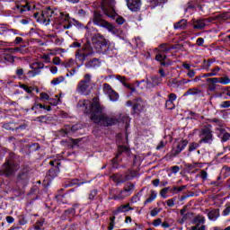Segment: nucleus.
<instances>
[{
  "instance_id": "1",
  "label": "nucleus",
  "mask_w": 230,
  "mask_h": 230,
  "mask_svg": "<svg viewBox=\"0 0 230 230\" xmlns=\"http://www.w3.org/2000/svg\"><path fill=\"white\" fill-rule=\"evenodd\" d=\"M78 106L84 108L85 114H92L91 119L96 125L112 127V125L119 123V119L103 114V107L100 104L98 98H93V102L89 100L82 101L78 103Z\"/></svg>"
},
{
  "instance_id": "2",
  "label": "nucleus",
  "mask_w": 230,
  "mask_h": 230,
  "mask_svg": "<svg viewBox=\"0 0 230 230\" xmlns=\"http://www.w3.org/2000/svg\"><path fill=\"white\" fill-rule=\"evenodd\" d=\"M34 19L40 24L48 26L50 21L54 20L56 26H59L61 30H69L73 24L69 20V13H65L58 9H52L51 7L45 8L41 13H35L33 14Z\"/></svg>"
},
{
  "instance_id": "3",
  "label": "nucleus",
  "mask_w": 230,
  "mask_h": 230,
  "mask_svg": "<svg viewBox=\"0 0 230 230\" xmlns=\"http://www.w3.org/2000/svg\"><path fill=\"white\" fill-rule=\"evenodd\" d=\"M92 44L97 51H102V48L109 46V40L105 39L104 35L96 33L92 37Z\"/></svg>"
},
{
  "instance_id": "4",
  "label": "nucleus",
  "mask_w": 230,
  "mask_h": 230,
  "mask_svg": "<svg viewBox=\"0 0 230 230\" xmlns=\"http://www.w3.org/2000/svg\"><path fill=\"white\" fill-rule=\"evenodd\" d=\"M116 4V0H104L102 4V12L110 17L111 19H114L117 17L118 13L114 10V6Z\"/></svg>"
},
{
  "instance_id": "5",
  "label": "nucleus",
  "mask_w": 230,
  "mask_h": 230,
  "mask_svg": "<svg viewBox=\"0 0 230 230\" xmlns=\"http://www.w3.org/2000/svg\"><path fill=\"white\" fill-rule=\"evenodd\" d=\"M93 23L96 24V26H101L102 28H105L106 30H108V31H114V25L103 20V17L98 12L93 13Z\"/></svg>"
},
{
  "instance_id": "6",
  "label": "nucleus",
  "mask_w": 230,
  "mask_h": 230,
  "mask_svg": "<svg viewBox=\"0 0 230 230\" xmlns=\"http://www.w3.org/2000/svg\"><path fill=\"white\" fill-rule=\"evenodd\" d=\"M200 140L199 143H207L211 145L213 143V133L209 127H206L201 130L199 135Z\"/></svg>"
},
{
  "instance_id": "7",
  "label": "nucleus",
  "mask_w": 230,
  "mask_h": 230,
  "mask_svg": "<svg viewBox=\"0 0 230 230\" xmlns=\"http://www.w3.org/2000/svg\"><path fill=\"white\" fill-rule=\"evenodd\" d=\"M134 190V183H127L124 190L120 191L119 195L113 196L114 200H123L126 197H128Z\"/></svg>"
},
{
  "instance_id": "8",
  "label": "nucleus",
  "mask_w": 230,
  "mask_h": 230,
  "mask_svg": "<svg viewBox=\"0 0 230 230\" xmlns=\"http://www.w3.org/2000/svg\"><path fill=\"white\" fill-rule=\"evenodd\" d=\"M126 3L131 12H139L141 10V0H126Z\"/></svg>"
},
{
  "instance_id": "9",
  "label": "nucleus",
  "mask_w": 230,
  "mask_h": 230,
  "mask_svg": "<svg viewBox=\"0 0 230 230\" xmlns=\"http://www.w3.org/2000/svg\"><path fill=\"white\" fill-rule=\"evenodd\" d=\"M134 176L132 175H128V174H126V175H121V174H113L111 176V181H113L114 182H116V184H121L123 182H126V181H131V179L133 178Z\"/></svg>"
},
{
  "instance_id": "10",
  "label": "nucleus",
  "mask_w": 230,
  "mask_h": 230,
  "mask_svg": "<svg viewBox=\"0 0 230 230\" xmlns=\"http://www.w3.org/2000/svg\"><path fill=\"white\" fill-rule=\"evenodd\" d=\"M30 181V176L28 175V171H21L17 175V183L22 184V186H26Z\"/></svg>"
},
{
  "instance_id": "11",
  "label": "nucleus",
  "mask_w": 230,
  "mask_h": 230,
  "mask_svg": "<svg viewBox=\"0 0 230 230\" xmlns=\"http://www.w3.org/2000/svg\"><path fill=\"white\" fill-rule=\"evenodd\" d=\"M188 146V140H181L177 144V146L172 149V155H179L184 148Z\"/></svg>"
},
{
  "instance_id": "12",
  "label": "nucleus",
  "mask_w": 230,
  "mask_h": 230,
  "mask_svg": "<svg viewBox=\"0 0 230 230\" xmlns=\"http://www.w3.org/2000/svg\"><path fill=\"white\" fill-rule=\"evenodd\" d=\"M103 91H104V93H106V94H108V96L111 102H118V99L119 98V94H118V93H116L114 90H112V88L104 87Z\"/></svg>"
},
{
  "instance_id": "13",
  "label": "nucleus",
  "mask_w": 230,
  "mask_h": 230,
  "mask_svg": "<svg viewBox=\"0 0 230 230\" xmlns=\"http://www.w3.org/2000/svg\"><path fill=\"white\" fill-rule=\"evenodd\" d=\"M116 78L119 80V82H120V84H122L124 87H139V82H137L135 83V84H132L128 83V79H127V77L119 75H116Z\"/></svg>"
},
{
  "instance_id": "14",
  "label": "nucleus",
  "mask_w": 230,
  "mask_h": 230,
  "mask_svg": "<svg viewBox=\"0 0 230 230\" xmlns=\"http://www.w3.org/2000/svg\"><path fill=\"white\" fill-rule=\"evenodd\" d=\"M84 66L87 69H96V67H100V66H102V62L100 61V59L93 58L86 62Z\"/></svg>"
},
{
  "instance_id": "15",
  "label": "nucleus",
  "mask_w": 230,
  "mask_h": 230,
  "mask_svg": "<svg viewBox=\"0 0 230 230\" xmlns=\"http://www.w3.org/2000/svg\"><path fill=\"white\" fill-rule=\"evenodd\" d=\"M81 51L85 55V57H93L94 55V49L91 46V42L87 41L84 47L82 48Z\"/></svg>"
},
{
  "instance_id": "16",
  "label": "nucleus",
  "mask_w": 230,
  "mask_h": 230,
  "mask_svg": "<svg viewBox=\"0 0 230 230\" xmlns=\"http://www.w3.org/2000/svg\"><path fill=\"white\" fill-rule=\"evenodd\" d=\"M91 74L84 75V79L79 83V87H89L93 85V80L91 79Z\"/></svg>"
},
{
  "instance_id": "17",
  "label": "nucleus",
  "mask_w": 230,
  "mask_h": 230,
  "mask_svg": "<svg viewBox=\"0 0 230 230\" xmlns=\"http://www.w3.org/2000/svg\"><path fill=\"white\" fill-rule=\"evenodd\" d=\"M206 22H208L206 19L196 20L192 23V28H194V30H204V28H206Z\"/></svg>"
},
{
  "instance_id": "18",
  "label": "nucleus",
  "mask_w": 230,
  "mask_h": 230,
  "mask_svg": "<svg viewBox=\"0 0 230 230\" xmlns=\"http://www.w3.org/2000/svg\"><path fill=\"white\" fill-rule=\"evenodd\" d=\"M16 8L20 13H23V12H30V10H31V5L30 3L25 2L24 4H18Z\"/></svg>"
},
{
  "instance_id": "19",
  "label": "nucleus",
  "mask_w": 230,
  "mask_h": 230,
  "mask_svg": "<svg viewBox=\"0 0 230 230\" xmlns=\"http://www.w3.org/2000/svg\"><path fill=\"white\" fill-rule=\"evenodd\" d=\"M218 217H220V209L218 208L213 209L208 213V217L213 222H215Z\"/></svg>"
},
{
  "instance_id": "20",
  "label": "nucleus",
  "mask_w": 230,
  "mask_h": 230,
  "mask_svg": "<svg viewBox=\"0 0 230 230\" xmlns=\"http://www.w3.org/2000/svg\"><path fill=\"white\" fill-rule=\"evenodd\" d=\"M128 211H132V208H130V204L128 203L119 207L115 211V215H118V213H127Z\"/></svg>"
},
{
  "instance_id": "21",
  "label": "nucleus",
  "mask_w": 230,
  "mask_h": 230,
  "mask_svg": "<svg viewBox=\"0 0 230 230\" xmlns=\"http://www.w3.org/2000/svg\"><path fill=\"white\" fill-rule=\"evenodd\" d=\"M85 58L86 56L85 54L81 50V49H78L76 52H75V59L80 62V64H84V62H85Z\"/></svg>"
},
{
  "instance_id": "22",
  "label": "nucleus",
  "mask_w": 230,
  "mask_h": 230,
  "mask_svg": "<svg viewBox=\"0 0 230 230\" xmlns=\"http://www.w3.org/2000/svg\"><path fill=\"white\" fill-rule=\"evenodd\" d=\"M186 26H188V22L185 19H182L174 24V29L175 30H186Z\"/></svg>"
},
{
  "instance_id": "23",
  "label": "nucleus",
  "mask_w": 230,
  "mask_h": 230,
  "mask_svg": "<svg viewBox=\"0 0 230 230\" xmlns=\"http://www.w3.org/2000/svg\"><path fill=\"white\" fill-rule=\"evenodd\" d=\"M155 199H157L156 191L155 190H151V193L149 194V197L146 199L144 204L145 205L150 204V203L154 202V200H155Z\"/></svg>"
},
{
  "instance_id": "24",
  "label": "nucleus",
  "mask_w": 230,
  "mask_h": 230,
  "mask_svg": "<svg viewBox=\"0 0 230 230\" xmlns=\"http://www.w3.org/2000/svg\"><path fill=\"white\" fill-rule=\"evenodd\" d=\"M220 66H216L215 68H212L211 69V72L210 73H207V74H204V77L205 78H208L209 76H217L218 75V72L220 71Z\"/></svg>"
},
{
  "instance_id": "25",
  "label": "nucleus",
  "mask_w": 230,
  "mask_h": 230,
  "mask_svg": "<svg viewBox=\"0 0 230 230\" xmlns=\"http://www.w3.org/2000/svg\"><path fill=\"white\" fill-rule=\"evenodd\" d=\"M62 96V94L59 95H56L55 98H51L49 97V105H58V103H60V97Z\"/></svg>"
},
{
  "instance_id": "26",
  "label": "nucleus",
  "mask_w": 230,
  "mask_h": 230,
  "mask_svg": "<svg viewBox=\"0 0 230 230\" xmlns=\"http://www.w3.org/2000/svg\"><path fill=\"white\" fill-rule=\"evenodd\" d=\"M149 3L153 6V8H155V6H161V4L168 3V0H149Z\"/></svg>"
},
{
  "instance_id": "27",
  "label": "nucleus",
  "mask_w": 230,
  "mask_h": 230,
  "mask_svg": "<svg viewBox=\"0 0 230 230\" xmlns=\"http://www.w3.org/2000/svg\"><path fill=\"white\" fill-rule=\"evenodd\" d=\"M190 94H202V92L197 88H190L184 93V96H190Z\"/></svg>"
},
{
  "instance_id": "28",
  "label": "nucleus",
  "mask_w": 230,
  "mask_h": 230,
  "mask_svg": "<svg viewBox=\"0 0 230 230\" xmlns=\"http://www.w3.org/2000/svg\"><path fill=\"white\" fill-rule=\"evenodd\" d=\"M177 100V95L175 93L169 94V100L165 102V107H168V105H172V102Z\"/></svg>"
},
{
  "instance_id": "29",
  "label": "nucleus",
  "mask_w": 230,
  "mask_h": 230,
  "mask_svg": "<svg viewBox=\"0 0 230 230\" xmlns=\"http://www.w3.org/2000/svg\"><path fill=\"white\" fill-rule=\"evenodd\" d=\"M31 69H37L40 71V69H44V63L42 62H35L31 66Z\"/></svg>"
},
{
  "instance_id": "30",
  "label": "nucleus",
  "mask_w": 230,
  "mask_h": 230,
  "mask_svg": "<svg viewBox=\"0 0 230 230\" xmlns=\"http://www.w3.org/2000/svg\"><path fill=\"white\" fill-rule=\"evenodd\" d=\"M168 191H170V187H165L160 190V197L162 199H168Z\"/></svg>"
},
{
  "instance_id": "31",
  "label": "nucleus",
  "mask_w": 230,
  "mask_h": 230,
  "mask_svg": "<svg viewBox=\"0 0 230 230\" xmlns=\"http://www.w3.org/2000/svg\"><path fill=\"white\" fill-rule=\"evenodd\" d=\"M64 80H66V78L64 76H59V77L53 79L51 81V84H52V85H60V84H62V82H64Z\"/></svg>"
},
{
  "instance_id": "32",
  "label": "nucleus",
  "mask_w": 230,
  "mask_h": 230,
  "mask_svg": "<svg viewBox=\"0 0 230 230\" xmlns=\"http://www.w3.org/2000/svg\"><path fill=\"white\" fill-rule=\"evenodd\" d=\"M215 59L211 58L208 60H204L203 61V68L204 69H209V67H211V65L214 64Z\"/></svg>"
},
{
  "instance_id": "33",
  "label": "nucleus",
  "mask_w": 230,
  "mask_h": 230,
  "mask_svg": "<svg viewBox=\"0 0 230 230\" xmlns=\"http://www.w3.org/2000/svg\"><path fill=\"white\" fill-rule=\"evenodd\" d=\"M40 73V70L32 68V70H29L27 72V75L30 78H33L34 76H37V75H39Z\"/></svg>"
},
{
  "instance_id": "34",
  "label": "nucleus",
  "mask_w": 230,
  "mask_h": 230,
  "mask_svg": "<svg viewBox=\"0 0 230 230\" xmlns=\"http://www.w3.org/2000/svg\"><path fill=\"white\" fill-rule=\"evenodd\" d=\"M151 80H152L153 87H155V86L159 85V84H161V82H162L161 77H157V76H153L151 78Z\"/></svg>"
},
{
  "instance_id": "35",
  "label": "nucleus",
  "mask_w": 230,
  "mask_h": 230,
  "mask_svg": "<svg viewBox=\"0 0 230 230\" xmlns=\"http://www.w3.org/2000/svg\"><path fill=\"white\" fill-rule=\"evenodd\" d=\"M155 60H157L158 62H163V60H166V54H164L163 52H159L155 56Z\"/></svg>"
},
{
  "instance_id": "36",
  "label": "nucleus",
  "mask_w": 230,
  "mask_h": 230,
  "mask_svg": "<svg viewBox=\"0 0 230 230\" xmlns=\"http://www.w3.org/2000/svg\"><path fill=\"white\" fill-rule=\"evenodd\" d=\"M77 206H78V204H75L74 208L66 210L65 214L66 215H72V217L75 216V213H76V210L75 209V208H77Z\"/></svg>"
},
{
  "instance_id": "37",
  "label": "nucleus",
  "mask_w": 230,
  "mask_h": 230,
  "mask_svg": "<svg viewBox=\"0 0 230 230\" xmlns=\"http://www.w3.org/2000/svg\"><path fill=\"white\" fill-rule=\"evenodd\" d=\"M170 48L164 44H162L160 46V53H164V55H166V53H169Z\"/></svg>"
},
{
  "instance_id": "38",
  "label": "nucleus",
  "mask_w": 230,
  "mask_h": 230,
  "mask_svg": "<svg viewBox=\"0 0 230 230\" xmlns=\"http://www.w3.org/2000/svg\"><path fill=\"white\" fill-rule=\"evenodd\" d=\"M98 195V190H93L89 193L88 199L89 200H94L96 199V196Z\"/></svg>"
},
{
  "instance_id": "39",
  "label": "nucleus",
  "mask_w": 230,
  "mask_h": 230,
  "mask_svg": "<svg viewBox=\"0 0 230 230\" xmlns=\"http://www.w3.org/2000/svg\"><path fill=\"white\" fill-rule=\"evenodd\" d=\"M5 53H18L19 51H21V49L20 48H9V49H4Z\"/></svg>"
},
{
  "instance_id": "40",
  "label": "nucleus",
  "mask_w": 230,
  "mask_h": 230,
  "mask_svg": "<svg viewBox=\"0 0 230 230\" xmlns=\"http://www.w3.org/2000/svg\"><path fill=\"white\" fill-rule=\"evenodd\" d=\"M219 84H223V85H227V84H230V79L227 76L219 77Z\"/></svg>"
},
{
  "instance_id": "41",
  "label": "nucleus",
  "mask_w": 230,
  "mask_h": 230,
  "mask_svg": "<svg viewBox=\"0 0 230 230\" xmlns=\"http://www.w3.org/2000/svg\"><path fill=\"white\" fill-rule=\"evenodd\" d=\"M41 60H44L47 64H51V57L49 54H43L41 56Z\"/></svg>"
},
{
  "instance_id": "42",
  "label": "nucleus",
  "mask_w": 230,
  "mask_h": 230,
  "mask_svg": "<svg viewBox=\"0 0 230 230\" xmlns=\"http://www.w3.org/2000/svg\"><path fill=\"white\" fill-rule=\"evenodd\" d=\"M4 58V60H6L7 62H11V64L13 63V62H15V58H13V56H12V55H10V54H5Z\"/></svg>"
},
{
  "instance_id": "43",
  "label": "nucleus",
  "mask_w": 230,
  "mask_h": 230,
  "mask_svg": "<svg viewBox=\"0 0 230 230\" xmlns=\"http://www.w3.org/2000/svg\"><path fill=\"white\" fill-rule=\"evenodd\" d=\"M40 98L41 99V100H43V102H49V95L48 94V93H41L40 94Z\"/></svg>"
},
{
  "instance_id": "44",
  "label": "nucleus",
  "mask_w": 230,
  "mask_h": 230,
  "mask_svg": "<svg viewBox=\"0 0 230 230\" xmlns=\"http://www.w3.org/2000/svg\"><path fill=\"white\" fill-rule=\"evenodd\" d=\"M207 82L208 84H220V78H217V77L208 78Z\"/></svg>"
},
{
  "instance_id": "45",
  "label": "nucleus",
  "mask_w": 230,
  "mask_h": 230,
  "mask_svg": "<svg viewBox=\"0 0 230 230\" xmlns=\"http://www.w3.org/2000/svg\"><path fill=\"white\" fill-rule=\"evenodd\" d=\"M52 64H54V66H60V64H62V59H60L59 57H55L52 59Z\"/></svg>"
},
{
  "instance_id": "46",
  "label": "nucleus",
  "mask_w": 230,
  "mask_h": 230,
  "mask_svg": "<svg viewBox=\"0 0 230 230\" xmlns=\"http://www.w3.org/2000/svg\"><path fill=\"white\" fill-rule=\"evenodd\" d=\"M166 204H167L168 208H173V206H175V198L167 199Z\"/></svg>"
},
{
  "instance_id": "47",
  "label": "nucleus",
  "mask_w": 230,
  "mask_h": 230,
  "mask_svg": "<svg viewBox=\"0 0 230 230\" xmlns=\"http://www.w3.org/2000/svg\"><path fill=\"white\" fill-rule=\"evenodd\" d=\"M199 177H200L203 181H207V180H208V172H206L205 170L200 171V172H199Z\"/></svg>"
},
{
  "instance_id": "48",
  "label": "nucleus",
  "mask_w": 230,
  "mask_h": 230,
  "mask_svg": "<svg viewBox=\"0 0 230 230\" xmlns=\"http://www.w3.org/2000/svg\"><path fill=\"white\" fill-rule=\"evenodd\" d=\"M230 107V101L222 102L220 104V109H227Z\"/></svg>"
},
{
  "instance_id": "49",
  "label": "nucleus",
  "mask_w": 230,
  "mask_h": 230,
  "mask_svg": "<svg viewBox=\"0 0 230 230\" xmlns=\"http://www.w3.org/2000/svg\"><path fill=\"white\" fill-rule=\"evenodd\" d=\"M87 87H79L77 89L78 93H80L81 94H84V96H87V94H89V93H85V91H87Z\"/></svg>"
},
{
  "instance_id": "50",
  "label": "nucleus",
  "mask_w": 230,
  "mask_h": 230,
  "mask_svg": "<svg viewBox=\"0 0 230 230\" xmlns=\"http://www.w3.org/2000/svg\"><path fill=\"white\" fill-rule=\"evenodd\" d=\"M19 224H20V226H26V224H28V220H26V217L22 216L19 218Z\"/></svg>"
},
{
  "instance_id": "51",
  "label": "nucleus",
  "mask_w": 230,
  "mask_h": 230,
  "mask_svg": "<svg viewBox=\"0 0 230 230\" xmlns=\"http://www.w3.org/2000/svg\"><path fill=\"white\" fill-rule=\"evenodd\" d=\"M199 146V144L197 143H191L189 146V152H193V150H197V147Z\"/></svg>"
},
{
  "instance_id": "52",
  "label": "nucleus",
  "mask_w": 230,
  "mask_h": 230,
  "mask_svg": "<svg viewBox=\"0 0 230 230\" xmlns=\"http://www.w3.org/2000/svg\"><path fill=\"white\" fill-rule=\"evenodd\" d=\"M44 226V221H38L34 226L35 230H40V228Z\"/></svg>"
},
{
  "instance_id": "53",
  "label": "nucleus",
  "mask_w": 230,
  "mask_h": 230,
  "mask_svg": "<svg viewBox=\"0 0 230 230\" xmlns=\"http://www.w3.org/2000/svg\"><path fill=\"white\" fill-rule=\"evenodd\" d=\"M229 140H230V134L227 132L224 133L222 137V141L226 143V141H229Z\"/></svg>"
},
{
  "instance_id": "54",
  "label": "nucleus",
  "mask_w": 230,
  "mask_h": 230,
  "mask_svg": "<svg viewBox=\"0 0 230 230\" xmlns=\"http://www.w3.org/2000/svg\"><path fill=\"white\" fill-rule=\"evenodd\" d=\"M160 224H163V219H161V218H157V219H155V220L153 221V226H154L155 227L159 226Z\"/></svg>"
},
{
  "instance_id": "55",
  "label": "nucleus",
  "mask_w": 230,
  "mask_h": 230,
  "mask_svg": "<svg viewBox=\"0 0 230 230\" xmlns=\"http://www.w3.org/2000/svg\"><path fill=\"white\" fill-rule=\"evenodd\" d=\"M180 171H181V167H179L178 165H174L171 167V172L172 173H179Z\"/></svg>"
},
{
  "instance_id": "56",
  "label": "nucleus",
  "mask_w": 230,
  "mask_h": 230,
  "mask_svg": "<svg viewBox=\"0 0 230 230\" xmlns=\"http://www.w3.org/2000/svg\"><path fill=\"white\" fill-rule=\"evenodd\" d=\"M164 146H166V142L164 140H162L156 146V150H161V148H164Z\"/></svg>"
},
{
  "instance_id": "57",
  "label": "nucleus",
  "mask_w": 230,
  "mask_h": 230,
  "mask_svg": "<svg viewBox=\"0 0 230 230\" xmlns=\"http://www.w3.org/2000/svg\"><path fill=\"white\" fill-rule=\"evenodd\" d=\"M160 211H161L160 209L154 208L153 210H151L150 215H151V217H157V215H159Z\"/></svg>"
},
{
  "instance_id": "58",
  "label": "nucleus",
  "mask_w": 230,
  "mask_h": 230,
  "mask_svg": "<svg viewBox=\"0 0 230 230\" xmlns=\"http://www.w3.org/2000/svg\"><path fill=\"white\" fill-rule=\"evenodd\" d=\"M5 220L7 224H13V222H15V218H13V217H11V216H7L5 217Z\"/></svg>"
},
{
  "instance_id": "59",
  "label": "nucleus",
  "mask_w": 230,
  "mask_h": 230,
  "mask_svg": "<svg viewBox=\"0 0 230 230\" xmlns=\"http://www.w3.org/2000/svg\"><path fill=\"white\" fill-rule=\"evenodd\" d=\"M116 22H117V24H124L125 23V18H123L121 16H118V18L116 19Z\"/></svg>"
},
{
  "instance_id": "60",
  "label": "nucleus",
  "mask_w": 230,
  "mask_h": 230,
  "mask_svg": "<svg viewBox=\"0 0 230 230\" xmlns=\"http://www.w3.org/2000/svg\"><path fill=\"white\" fill-rule=\"evenodd\" d=\"M229 214H230V205L227 206V207L224 209V211H223V216H224V217H227V216H229Z\"/></svg>"
},
{
  "instance_id": "61",
  "label": "nucleus",
  "mask_w": 230,
  "mask_h": 230,
  "mask_svg": "<svg viewBox=\"0 0 230 230\" xmlns=\"http://www.w3.org/2000/svg\"><path fill=\"white\" fill-rule=\"evenodd\" d=\"M197 46H204V40L203 38H198L196 40Z\"/></svg>"
},
{
  "instance_id": "62",
  "label": "nucleus",
  "mask_w": 230,
  "mask_h": 230,
  "mask_svg": "<svg viewBox=\"0 0 230 230\" xmlns=\"http://www.w3.org/2000/svg\"><path fill=\"white\" fill-rule=\"evenodd\" d=\"M123 152H128V147L119 146V154H123Z\"/></svg>"
},
{
  "instance_id": "63",
  "label": "nucleus",
  "mask_w": 230,
  "mask_h": 230,
  "mask_svg": "<svg viewBox=\"0 0 230 230\" xmlns=\"http://www.w3.org/2000/svg\"><path fill=\"white\" fill-rule=\"evenodd\" d=\"M16 75H17V76H22V75H24V69L17 68Z\"/></svg>"
},
{
  "instance_id": "64",
  "label": "nucleus",
  "mask_w": 230,
  "mask_h": 230,
  "mask_svg": "<svg viewBox=\"0 0 230 230\" xmlns=\"http://www.w3.org/2000/svg\"><path fill=\"white\" fill-rule=\"evenodd\" d=\"M191 230H206V226H201L199 228V226H192Z\"/></svg>"
}]
</instances>
